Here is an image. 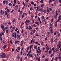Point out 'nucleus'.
I'll return each mask as SVG.
<instances>
[{
    "instance_id": "obj_1",
    "label": "nucleus",
    "mask_w": 61,
    "mask_h": 61,
    "mask_svg": "<svg viewBox=\"0 0 61 61\" xmlns=\"http://www.w3.org/2000/svg\"><path fill=\"white\" fill-rule=\"evenodd\" d=\"M2 55L1 56V57L2 58H5L6 57V55H5V53L4 52L1 53Z\"/></svg>"
},
{
    "instance_id": "obj_2",
    "label": "nucleus",
    "mask_w": 61,
    "mask_h": 61,
    "mask_svg": "<svg viewBox=\"0 0 61 61\" xmlns=\"http://www.w3.org/2000/svg\"><path fill=\"white\" fill-rule=\"evenodd\" d=\"M29 23H30V20H26L25 21V23L26 25H28L27 24H29Z\"/></svg>"
},
{
    "instance_id": "obj_3",
    "label": "nucleus",
    "mask_w": 61,
    "mask_h": 61,
    "mask_svg": "<svg viewBox=\"0 0 61 61\" xmlns=\"http://www.w3.org/2000/svg\"><path fill=\"white\" fill-rule=\"evenodd\" d=\"M12 36L13 37H15V38H16V34H15L14 33H12Z\"/></svg>"
},
{
    "instance_id": "obj_4",
    "label": "nucleus",
    "mask_w": 61,
    "mask_h": 61,
    "mask_svg": "<svg viewBox=\"0 0 61 61\" xmlns=\"http://www.w3.org/2000/svg\"><path fill=\"white\" fill-rule=\"evenodd\" d=\"M1 28L2 29V30H3V31H5V28H4V26L3 25H2L1 26Z\"/></svg>"
},
{
    "instance_id": "obj_5",
    "label": "nucleus",
    "mask_w": 61,
    "mask_h": 61,
    "mask_svg": "<svg viewBox=\"0 0 61 61\" xmlns=\"http://www.w3.org/2000/svg\"><path fill=\"white\" fill-rule=\"evenodd\" d=\"M17 39H19L20 38V36L19 34H18L17 35Z\"/></svg>"
},
{
    "instance_id": "obj_6",
    "label": "nucleus",
    "mask_w": 61,
    "mask_h": 61,
    "mask_svg": "<svg viewBox=\"0 0 61 61\" xmlns=\"http://www.w3.org/2000/svg\"><path fill=\"white\" fill-rule=\"evenodd\" d=\"M35 43V42L34 41H33V39H32L31 41V43L30 44L31 45H32V44H33Z\"/></svg>"
},
{
    "instance_id": "obj_7",
    "label": "nucleus",
    "mask_w": 61,
    "mask_h": 61,
    "mask_svg": "<svg viewBox=\"0 0 61 61\" xmlns=\"http://www.w3.org/2000/svg\"><path fill=\"white\" fill-rule=\"evenodd\" d=\"M59 48L58 47H57L56 48V52H57V53H58L60 51H59Z\"/></svg>"
},
{
    "instance_id": "obj_8",
    "label": "nucleus",
    "mask_w": 61,
    "mask_h": 61,
    "mask_svg": "<svg viewBox=\"0 0 61 61\" xmlns=\"http://www.w3.org/2000/svg\"><path fill=\"white\" fill-rule=\"evenodd\" d=\"M49 31L51 33H53V30L51 29H50Z\"/></svg>"
},
{
    "instance_id": "obj_9",
    "label": "nucleus",
    "mask_w": 61,
    "mask_h": 61,
    "mask_svg": "<svg viewBox=\"0 0 61 61\" xmlns=\"http://www.w3.org/2000/svg\"><path fill=\"white\" fill-rule=\"evenodd\" d=\"M15 10H17V9H18V6L17 5H16L15 6Z\"/></svg>"
},
{
    "instance_id": "obj_10",
    "label": "nucleus",
    "mask_w": 61,
    "mask_h": 61,
    "mask_svg": "<svg viewBox=\"0 0 61 61\" xmlns=\"http://www.w3.org/2000/svg\"><path fill=\"white\" fill-rule=\"evenodd\" d=\"M57 47H58L59 48H60V47H61V45L60 44H58L57 45Z\"/></svg>"
},
{
    "instance_id": "obj_11",
    "label": "nucleus",
    "mask_w": 61,
    "mask_h": 61,
    "mask_svg": "<svg viewBox=\"0 0 61 61\" xmlns=\"http://www.w3.org/2000/svg\"><path fill=\"white\" fill-rule=\"evenodd\" d=\"M7 46V45L5 44L4 45V46L3 47V49H5V48Z\"/></svg>"
},
{
    "instance_id": "obj_12",
    "label": "nucleus",
    "mask_w": 61,
    "mask_h": 61,
    "mask_svg": "<svg viewBox=\"0 0 61 61\" xmlns=\"http://www.w3.org/2000/svg\"><path fill=\"white\" fill-rule=\"evenodd\" d=\"M57 59H58V57H56L54 58L55 60V61H57Z\"/></svg>"
},
{
    "instance_id": "obj_13",
    "label": "nucleus",
    "mask_w": 61,
    "mask_h": 61,
    "mask_svg": "<svg viewBox=\"0 0 61 61\" xmlns=\"http://www.w3.org/2000/svg\"><path fill=\"white\" fill-rule=\"evenodd\" d=\"M35 23L36 24H37V25H39V22L38 21L35 22Z\"/></svg>"
},
{
    "instance_id": "obj_14",
    "label": "nucleus",
    "mask_w": 61,
    "mask_h": 61,
    "mask_svg": "<svg viewBox=\"0 0 61 61\" xmlns=\"http://www.w3.org/2000/svg\"><path fill=\"white\" fill-rule=\"evenodd\" d=\"M28 29L29 30H30L31 29H32V27L31 26H30L29 27Z\"/></svg>"
},
{
    "instance_id": "obj_15",
    "label": "nucleus",
    "mask_w": 61,
    "mask_h": 61,
    "mask_svg": "<svg viewBox=\"0 0 61 61\" xmlns=\"http://www.w3.org/2000/svg\"><path fill=\"white\" fill-rule=\"evenodd\" d=\"M41 45L42 46H44V43H43V42L42 41H41Z\"/></svg>"
},
{
    "instance_id": "obj_16",
    "label": "nucleus",
    "mask_w": 61,
    "mask_h": 61,
    "mask_svg": "<svg viewBox=\"0 0 61 61\" xmlns=\"http://www.w3.org/2000/svg\"><path fill=\"white\" fill-rule=\"evenodd\" d=\"M1 13V15H3L4 14V12H2V10H1L0 11Z\"/></svg>"
},
{
    "instance_id": "obj_17",
    "label": "nucleus",
    "mask_w": 61,
    "mask_h": 61,
    "mask_svg": "<svg viewBox=\"0 0 61 61\" xmlns=\"http://www.w3.org/2000/svg\"><path fill=\"white\" fill-rule=\"evenodd\" d=\"M57 1H58V0H56L54 2V4H56V3H57Z\"/></svg>"
},
{
    "instance_id": "obj_18",
    "label": "nucleus",
    "mask_w": 61,
    "mask_h": 61,
    "mask_svg": "<svg viewBox=\"0 0 61 61\" xmlns=\"http://www.w3.org/2000/svg\"><path fill=\"white\" fill-rule=\"evenodd\" d=\"M10 10L9 9H8L7 10V13H10Z\"/></svg>"
},
{
    "instance_id": "obj_19",
    "label": "nucleus",
    "mask_w": 61,
    "mask_h": 61,
    "mask_svg": "<svg viewBox=\"0 0 61 61\" xmlns=\"http://www.w3.org/2000/svg\"><path fill=\"white\" fill-rule=\"evenodd\" d=\"M51 51H52V49H51L49 51V54H51Z\"/></svg>"
},
{
    "instance_id": "obj_20",
    "label": "nucleus",
    "mask_w": 61,
    "mask_h": 61,
    "mask_svg": "<svg viewBox=\"0 0 61 61\" xmlns=\"http://www.w3.org/2000/svg\"><path fill=\"white\" fill-rule=\"evenodd\" d=\"M32 47H33V45H31L30 46V50H31L32 49Z\"/></svg>"
},
{
    "instance_id": "obj_21",
    "label": "nucleus",
    "mask_w": 61,
    "mask_h": 61,
    "mask_svg": "<svg viewBox=\"0 0 61 61\" xmlns=\"http://www.w3.org/2000/svg\"><path fill=\"white\" fill-rule=\"evenodd\" d=\"M38 11L41 12V11H42V9H38Z\"/></svg>"
},
{
    "instance_id": "obj_22",
    "label": "nucleus",
    "mask_w": 61,
    "mask_h": 61,
    "mask_svg": "<svg viewBox=\"0 0 61 61\" xmlns=\"http://www.w3.org/2000/svg\"><path fill=\"white\" fill-rule=\"evenodd\" d=\"M37 60H38V61H39L40 60V57L37 58Z\"/></svg>"
},
{
    "instance_id": "obj_23",
    "label": "nucleus",
    "mask_w": 61,
    "mask_h": 61,
    "mask_svg": "<svg viewBox=\"0 0 61 61\" xmlns=\"http://www.w3.org/2000/svg\"><path fill=\"white\" fill-rule=\"evenodd\" d=\"M30 10H33V7H31L30 8Z\"/></svg>"
},
{
    "instance_id": "obj_24",
    "label": "nucleus",
    "mask_w": 61,
    "mask_h": 61,
    "mask_svg": "<svg viewBox=\"0 0 61 61\" xmlns=\"http://www.w3.org/2000/svg\"><path fill=\"white\" fill-rule=\"evenodd\" d=\"M61 56H60V55H59L58 58L60 60H61Z\"/></svg>"
},
{
    "instance_id": "obj_25",
    "label": "nucleus",
    "mask_w": 61,
    "mask_h": 61,
    "mask_svg": "<svg viewBox=\"0 0 61 61\" xmlns=\"http://www.w3.org/2000/svg\"><path fill=\"white\" fill-rule=\"evenodd\" d=\"M54 41L56 43V42H57V40L56 39H55L54 40Z\"/></svg>"
},
{
    "instance_id": "obj_26",
    "label": "nucleus",
    "mask_w": 61,
    "mask_h": 61,
    "mask_svg": "<svg viewBox=\"0 0 61 61\" xmlns=\"http://www.w3.org/2000/svg\"><path fill=\"white\" fill-rule=\"evenodd\" d=\"M36 52H37V54H40V51H38V50H36Z\"/></svg>"
},
{
    "instance_id": "obj_27",
    "label": "nucleus",
    "mask_w": 61,
    "mask_h": 61,
    "mask_svg": "<svg viewBox=\"0 0 61 61\" xmlns=\"http://www.w3.org/2000/svg\"><path fill=\"white\" fill-rule=\"evenodd\" d=\"M56 16H57V15H58V14L57 13V10H56Z\"/></svg>"
},
{
    "instance_id": "obj_28",
    "label": "nucleus",
    "mask_w": 61,
    "mask_h": 61,
    "mask_svg": "<svg viewBox=\"0 0 61 61\" xmlns=\"http://www.w3.org/2000/svg\"><path fill=\"white\" fill-rule=\"evenodd\" d=\"M32 26L34 27H36V25L35 24H33Z\"/></svg>"
},
{
    "instance_id": "obj_29",
    "label": "nucleus",
    "mask_w": 61,
    "mask_h": 61,
    "mask_svg": "<svg viewBox=\"0 0 61 61\" xmlns=\"http://www.w3.org/2000/svg\"><path fill=\"white\" fill-rule=\"evenodd\" d=\"M23 12V11H21L20 12V15H21L22 14V13Z\"/></svg>"
},
{
    "instance_id": "obj_30",
    "label": "nucleus",
    "mask_w": 61,
    "mask_h": 61,
    "mask_svg": "<svg viewBox=\"0 0 61 61\" xmlns=\"http://www.w3.org/2000/svg\"><path fill=\"white\" fill-rule=\"evenodd\" d=\"M35 49H36L37 48V46H35L34 47Z\"/></svg>"
},
{
    "instance_id": "obj_31",
    "label": "nucleus",
    "mask_w": 61,
    "mask_h": 61,
    "mask_svg": "<svg viewBox=\"0 0 61 61\" xmlns=\"http://www.w3.org/2000/svg\"><path fill=\"white\" fill-rule=\"evenodd\" d=\"M17 49L18 50H20V47L18 46L17 48Z\"/></svg>"
},
{
    "instance_id": "obj_32",
    "label": "nucleus",
    "mask_w": 61,
    "mask_h": 61,
    "mask_svg": "<svg viewBox=\"0 0 61 61\" xmlns=\"http://www.w3.org/2000/svg\"><path fill=\"white\" fill-rule=\"evenodd\" d=\"M57 16H56V15H54V17L55 18V19H56L57 18Z\"/></svg>"
},
{
    "instance_id": "obj_33",
    "label": "nucleus",
    "mask_w": 61,
    "mask_h": 61,
    "mask_svg": "<svg viewBox=\"0 0 61 61\" xmlns=\"http://www.w3.org/2000/svg\"><path fill=\"white\" fill-rule=\"evenodd\" d=\"M44 5L43 4H42L41 5V7H44Z\"/></svg>"
},
{
    "instance_id": "obj_34",
    "label": "nucleus",
    "mask_w": 61,
    "mask_h": 61,
    "mask_svg": "<svg viewBox=\"0 0 61 61\" xmlns=\"http://www.w3.org/2000/svg\"><path fill=\"white\" fill-rule=\"evenodd\" d=\"M5 29L7 30V29H8V27L6 26L5 27Z\"/></svg>"
},
{
    "instance_id": "obj_35",
    "label": "nucleus",
    "mask_w": 61,
    "mask_h": 61,
    "mask_svg": "<svg viewBox=\"0 0 61 61\" xmlns=\"http://www.w3.org/2000/svg\"><path fill=\"white\" fill-rule=\"evenodd\" d=\"M43 12H44V13H46V10H43Z\"/></svg>"
},
{
    "instance_id": "obj_36",
    "label": "nucleus",
    "mask_w": 61,
    "mask_h": 61,
    "mask_svg": "<svg viewBox=\"0 0 61 61\" xmlns=\"http://www.w3.org/2000/svg\"><path fill=\"white\" fill-rule=\"evenodd\" d=\"M33 55H34V56H35V57L36 56V53H34Z\"/></svg>"
},
{
    "instance_id": "obj_37",
    "label": "nucleus",
    "mask_w": 61,
    "mask_h": 61,
    "mask_svg": "<svg viewBox=\"0 0 61 61\" xmlns=\"http://www.w3.org/2000/svg\"><path fill=\"white\" fill-rule=\"evenodd\" d=\"M51 2H52V0H49V4H50Z\"/></svg>"
},
{
    "instance_id": "obj_38",
    "label": "nucleus",
    "mask_w": 61,
    "mask_h": 61,
    "mask_svg": "<svg viewBox=\"0 0 61 61\" xmlns=\"http://www.w3.org/2000/svg\"><path fill=\"white\" fill-rule=\"evenodd\" d=\"M38 19L39 20V22L40 21V18H39V17H38Z\"/></svg>"
},
{
    "instance_id": "obj_39",
    "label": "nucleus",
    "mask_w": 61,
    "mask_h": 61,
    "mask_svg": "<svg viewBox=\"0 0 61 61\" xmlns=\"http://www.w3.org/2000/svg\"><path fill=\"white\" fill-rule=\"evenodd\" d=\"M12 22H13V23H15V19H14L13 20Z\"/></svg>"
},
{
    "instance_id": "obj_40",
    "label": "nucleus",
    "mask_w": 61,
    "mask_h": 61,
    "mask_svg": "<svg viewBox=\"0 0 61 61\" xmlns=\"http://www.w3.org/2000/svg\"><path fill=\"white\" fill-rule=\"evenodd\" d=\"M10 6H12V4L11 3H10L8 4Z\"/></svg>"
},
{
    "instance_id": "obj_41",
    "label": "nucleus",
    "mask_w": 61,
    "mask_h": 61,
    "mask_svg": "<svg viewBox=\"0 0 61 61\" xmlns=\"http://www.w3.org/2000/svg\"><path fill=\"white\" fill-rule=\"evenodd\" d=\"M42 19H44V18H45V16H44V15H42Z\"/></svg>"
},
{
    "instance_id": "obj_42",
    "label": "nucleus",
    "mask_w": 61,
    "mask_h": 61,
    "mask_svg": "<svg viewBox=\"0 0 61 61\" xmlns=\"http://www.w3.org/2000/svg\"><path fill=\"white\" fill-rule=\"evenodd\" d=\"M40 2H41V3H43L44 2V1L42 0H41L40 1Z\"/></svg>"
},
{
    "instance_id": "obj_43",
    "label": "nucleus",
    "mask_w": 61,
    "mask_h": 61,
    "mask_svg": "<svg viewBox=\"0 0 61 61\" xmlns=\"http://www.w3.org/2000/svg\"><path fill=\"white\" fill-rule=\"evenodd\" d=\"M57 25V22H56V23L55 25V26H56Z\"/></svg>"
},
{
    "instance_id": "obj_44",
    "label": "nucleus",
    "mask_w": 61,
    "mask_h": 61,
    "mask_svg": "<svg viewBox=\"0 0 61 61\" xmlns=\"http://www.w3.org/2000/svg\"><path fill=\"white\" fill-rule=\"evenodd\" d=\"M36 29H35L33 30V34H35V32L36 31Z\"/></svg>"
},
{
    "instance_id": "obj_45",
    "label": "nucleus",
    "mask_w": 61,
    "mask_h": 61,
    "mask_svg": "<svg viewBox=\"0 0 61 61\" xmlns=\"http://www.w3.org/2000/svg\"><path fill=\"white\" fill-rule=\"evenodd\" d=\"M17 57L18 59H19L20 58V57L18 55L17 56Z\"/></svg>"
},
{
    "instance_id": "obj_46",
    "label": "nucleus",
    "mask_w": 61,
    "mask_h": 61,
    "mask_svg": "<svg viewBox=\"0 0 61 61\" xmlns=\"http://www.w3.org/2000/svg\"><path fill=\"white\" fill-rule=\"evenodd\" d=\"M31 5H34V2L32 1L31 3Z\"/></svg>"
},
{
    "instance_id": "obj_47",
    "label": "nucleus",
    "mask_w": 61,
    "mask_h": 61,
    "mask_svg": "<svg viewBox=\"0 0 61 61\" xmlns=\"http://www.w3.org/2000/svg\"><path fill=\"white\" fill-rule=\"evenodd\" d=\"M21 33H22V34H23V33H24V30L23 29L22 30Z\"/></svg>"
},
{
    "instance_id": "obj_48",
    "label": "nucleus",
    "mask_w": 61,
    "mask_h": 61,
    "mask_svg": "<svg viewBox=\"0 0 61 61\" xmlns=\"http://www.w3.org/2000/svg\"><path fill=\"white\" fill-rule=\"evenodd\" d=\"M46 49H47V50H49V47H48L47 46V47H46Z\"/></svg>"
},
{
    "instance_id": "obj_49",
    "label": "nucleus",
    "mask_w": 61,
    "mask_h": 61,
    "mask_svg": "<svg viewBox=\"0 0 61 61\" xmlns=\"http://www.w3.org/2000/svg\"><path fill=\"white\" fill-rule=\"evenodd\" d=\"M30 49V47H28L27 48V50H29Z\"/></svg>"
},
{
    "instance_id": "obj_50",
    "label": "nucleus",
    "mask_w": 61,
    "mask_h": 61,
    "mask_svg": "<svg viewBox=\"0 0 61 61\" xmlns=\"http://www.w3.org/2000/svg\"><path fill=\"white\" fill-rule=\"evenodd\" d=\"M14 4H15V3H16V0H14Z\"/></svg>"
},
{
    "instance_id": "obj_51",
    "label": "nucleus",
    "mask_w": 61,
    "mask_h": 61,
    "mask_svg": "<svg viewBox=\"0 0 61 61\" xmlns=\"http://www.w3.org/2000/svg\"><path fill=\"white\" fill-rule=\"evenodd\" d=\"M10 43L11 44H13V42H12V41L11 40H10Z\"/></svg>"
},
{
    "instance_id": "obj_52",
    "label": "nucleus",
    "mask_w": 61,
    "mask_h": 61,
    "mask_svg": "<svg viewBox=\"0 0 61 61\" xmlns=\"http://www.w3.org/2000/svg\"><path fill=\"white\" fill-rule=\"evenodd\" d=\"M19 41H17L15 42V44H17V43H18Z\"/></svg>"
},
{
    "instance_id": "obj_53",
    "label": "nucleus",
    "mask_w": 61,
    "mask_h": 61,
    "mask_svg": "<svg viewBox=\"0 0 61 61\" xmlns=\"http://www.w3.org/2000/svg\"><path fill=\"white\" fill-rule=\"evenodd\" d=\"M31 51L30 50L29 51L28 53L29 54H31Z\"/></svg>"
},
{
    "instance_id": "obj_54",
    "label": "nucleus",
    "mask_w": 61,
    "mask_h": 61,
    "mask_svg": "<svg viewBox=\"0 0 61 61\" xmlns=\"http://www.w3.org/2000/svg\"><path fill=\"white\" fill-rule=\"evenodd\" d=\"M14 11V10H12L11 11V13H12Z\"/></svg>"
},
{
    "instance_id": "obj_55",
    "label": "nucleus",
    "mask_w": 61,
    "mask_h": 61,
    "mask_svg": "<svg viewBox=\"0 0 61 61\" xmlns=\"http://www.w3.org/2000/svg\"><path fill=\"white\" fill-rule=\"evenodd\" d=\"M16 51H17V52L18 53H19V51H18V50L17 49H16Z\"/></svg>"
},
{
    "instance_id": "obj_56",
    "label": "nucleus",
    "mask_w": 61,
    "mask_h": 61,
    "mask_svg": "<svg viewBox=\"0 0 61 61\" xmlns=\"http://www.w3.org/2000/svg\"><path fill=\"white\" fill-rule=\"evenodd\" d=\"M23 42H24V41H21L20 42V43L21 44H23Z\"/></svg>"
},
{
    "instance_id": "obj_57",
    "label": "nucleus",
    "mask_w": 61,
    "mask_h": 61,
    "mask_svg": "<svg viewBox=\"0 0 61 61\" xmlns=\"http://www.w3.org/2000/svg\"><path fill=\"white\" fill-rule=\"evenodd\" d=\"M23 42H24V41H21L20 42V43L21 44H23Z\"/></svg>"
},
{
    "instance_id": "obj_58",
    "label": "nucleus",
    "mask_w": 61,
    "mask_h": 61,
    "mask_svg": "<svg viewBox=\"0 0 61 61\" xmlns=\"http://www.w3.org/2000/svg\"><path fill=\"white\" fill-rule=\"evenodd\" d=\"M24 13H23L22 16V18H23L24 17Z\"/></svg>"
},
{
    "instance_id": "obj_59",
    "label": "nucleus",
    "mask_w": 61,
    "mask_h": 61,
    "mask_svg": "<svg viewBox=\"0 0 61 61\" xmlns=\"http://www.w3.org/2000/svg\"><path fill=\"white\" fill-rule=\"evenodd\" d=\"M30 35H33V32H32V31H31Z\"/></svg>"
},
{
    "instance_id": "obj_60",
    "label": "nucleus",
    "mask_w": 61,
    "mask_h": 61,
    "mask_svg": "<svg viewBox=\"0 0 61 61\" xmlns=\"http://www.w3.org/2000/svg\"><path fill=\"white\" fill-rule=\"evenodd\" d=\"M47 34H48V35H50V32H47Z\"/></svg>"
},
{
    "instance_id": "obj_61",
    "label": "nucleus",
    "mask_w": 61,
    "mask_h": 61,
    "mask_svg": "<svg viewBox=\"0 0 61 61\" xmlns=\"http://www.w3.org/2000/svg\"><path fill=\"white\" fill-rule=\"evenodd\" d=\"M12 51V52H14V51H15V49L14 48H13Z\"/></svg>"
},
{
    "instance_id": "obj_62",
    "label": "nucleus",
    "mask_w": 61,
    "mask_h": 61,
    "mask_svg": "<svg viewBox=\"0 0 61 61\" xmlns=\"http://www.w3.org/2000/svg\"><path fill=\"white\" fill-rule=\"evenodd\" d=\"M47 12L48 13H49V10L48 9L47 10Z\"/></svg>"
},
{
    "instance_id": "obj_63",
    "label": "nucleus",
    "mask_w": 61,
    "mask_h": 61,
    "mask_svg": "<svg viewBox=\"0 0 61 61\" xmlns=\"http://www.w3.org/2000/svg\"><path fill=\"white\" fill-rule=\"evenodd\" d=\"M53 56V54H51V55L50 57H52V56Z\"/></svg>"
},
{
    "instance_id": "obj_64",
    "label": "nucleus",
    "mask_w": 61,
    "mask_h": 61,
    "mask_svg": "<svg viewBox=\"0 0 61 61\" xmlns=\"http://www.w3.org/2000/svg\"><path fill=\"white\" fill-rule=\"evenodd\" d=\"M5 41H3V44H5Z\"/></svg>"
}]
</instances>
